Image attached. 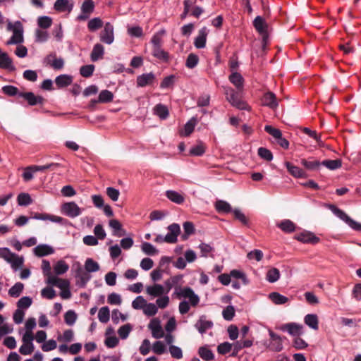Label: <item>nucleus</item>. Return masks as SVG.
I'll return each instance as SVG.
<instances>
[{
  "label": "nucleus",
  "mask_w": 361,
  "mask_h": 361,
  "mask_svg": "<svg viewBox=\"0 0 361 361\" xmlns=\"http://www.w3.org/2000/svg\"><path fill=\"white\" fill-rule=\"evenodd\" d=\"M327 207L333 212L334 215H336L340 219L344 221L348 225H349L353 229L361 231V224L351 219L343 210L338 208L335 204H327Z\"/></svg>",
  "instance_id": "f257e3e1"
},
{
  "label": "nucleus",
  "mask_w": 361,
  "mask_h": 361,
  "mask_svg": "<svg viewBox=\"0 0 361 361\" xmlns=\"http://www.w3.org/2000/svg\"><path fill=\"white\" fill-rule=\"evenodd\" d=\"M7 29L13 32V36L7 41V44H20L23 42V29L20 22L18 21L14 24L8 23L7 25Z\"/></svg>",
  "instance_id": "f03ea898"
},
{
  "label": "nucleus",
  "mask_w": 361,
  "mask_h": 361,
  "mask_svg": "<svg viewBox=\"0 0 361 361\" xmlns=\"http://www.w3.org/2000/svg\"><path fill=\"white\" fill-rule=\"evenodd\" d=\"M175 294L178 298H188L191 305L196 306L200 302V297L195 294L193 290L188 286L184 288L176 287Z\"/></svg>",
  "instance_id": "7ed1b4c3"
},
{
  "label": "nucleus",
  "mask_w": 361,
  "mask_h": 361,
  "mask_svg": "<svg viewBox=\"0 0 361 361\" xmlns=\"http://www.w3.org/2000/svg\"><path fill=\"white\" fill-rule=\"evenodd\" d=\"M226 99L227 101L235 108H238L241 110H250V107L247 104L242 100L238 92L233 90H230L226 92Z\"/></svg>",
  "instance_id": "20e7f679"
},
{
  "label": "nucleus",
  "mask_w": 361,
  "mask_h": 361,
  "mask_svg": "<svg viewBox=\"0 0 361 361\" xmlns=\"http://www.w3.org/2000/svg\"><path fill=\"white\" fill-rule=\"evenodd\" d=\"M82 211V208L74 202H66L61 205V213L71 219L80 216Z\"/></svg>",
  "instance_id": "39448f33"
},
{
  "label": "nucleus",
  "mask_w": 361,
  "mask_h": 361,
  "mask_svg": "<svg viewBox=\"0 0 361 361\" xmlns=\"http://www.w3.org/2000/svg\"><path fill=\"white\" fill-rule=\"evenodd\" d=\"M100 41L107 44H112L115 37H114V27L110 23L104 25V29L100 32Z\"/></svg>",
  "instance_id": "423d86ee"
},
{
  "label": "nucleus",
  "mask_w": 361,
  "mask_h": 361,
  "mask_svg": "<svg viewBox=\"0 0 361 361\" xmlns=\"http://www.w3.org/2000/svg\"><path fill=\"white\" fill-rule=\"evenodd\" d=\"M18 97H23L27 101L28 105L36 106L42 104L44 99L39 95H35L32 92H21L18 94Z\"/></svg>",
  "instance_id": "0eeeda50"
},
{
  "label": "nucleus",
  "mask_w": 361,
  "mask_h": 361,
  "mask_svg": "<svg viewBox=\"0 0 361 361\" xmlns=\"http://www.w3.org/2000/svg\"><path fill=\"white\" fill-rule=\"evenodd\" d=\"M169 233L165 235V242L168 243H175L177 238L180 233V226L176 223H173L168 226Z\"/></svg>",
  "instance_id": "6e6552de"
},
{
  "label": "nucleus",
  "mask_w": 361,
  "mask_h": 361,
  "mask_svg": "<svg viewBox=\"0 0 361 361\" xmlns=\"http://www.w3.org/2000/svg\"><path fill=\"white\" fill-rule=\"evenodd\" d=\"M261 102L263 106L272 109H276L279 105L276 94L271 91H268L263 94Z\"/></svg>",
  "instance_id": "1a4fd4ad"
},
{
  "label": "nucleus",
  "mask_w": 361,
  "mask_h": 361,
  "mask_svg": "<svg viewBox=\"0 0 361 361\" xmlns=\"http://www.w3.org/2000/svg\"><path fill=\"white\" fill-rule=\"evenodd\" d=\"M302 325L293 322L283 324L281 326L282 331H287L290 335H292L293 336H299L302 335Z\"/></svg>",
  "instance_id": "9d476101"
},
{
  "label": "nucleus",
  "mask_w": 361,
  "mask_h": 361,
  "mask_svg": "<svg viewBox=\"0 0 361 361\" xmlns=\"http://www.w3.org/2000/svg\"><path fill=\"white\" fill-rule=\"evenodd\" d=\"M206 316L203 315L199 317V320L196 322L195 327L199 331L201 334H204L208 329H210L213 326V322L211 320L206 319Z\"/></svg>",
  "instance_id": "9b49d317"
},
{
  "label": "nucleus",
  "mask_w": 361,
  "mask_h": 361,
  "mask_svg": "<svg viewBox=\"0 0 361 361\" xmlns=\"http://www.w3.org/2000/svg\"><path fill=\"white\" fill-rule=\"evenodd\" d=\"M295 238L305 243L317 244L320 241L319 238L316 237L312 233L307 231L298 234Z\"/></svg>",
  "instance_id": "f8f14e48"
},
{
  "label": "nucleus",
  "mask_w": 361,
  "mask_h": 361,
  "mask_svg": "<svg viewBox=\"0 0 361 361\" xmlns=\"http://www.w3.org/2000/svg\"><path fill=\"white\" fill-rule=\"evenodd\" d=\"M94 4L93 1H84L81 7L82 13L78 16V20H86L93 12Z\"/></svg>",
  "instance_id": "ddd939ff"
},
{
  "label": "nucleus",
  "mask_w": 361,
  "mask_h": 361,
  "mask_svg": "<svg viewBox=\"0 0 361 361\" xmlns=\"http://www.w3.org/2000/svg\"><path fill=\"white\" fill-rule=\"evenodd\" d=\"M148 328L152 330L153 337L159 338L164 336V332L159 319H152L149 324H148Z\"/></svg>",
  "instance_id": "4468645a"
},
{
  "label": "nucleus",
  "mask_w": 361,
  "mask_h": 361,
  "mask_svg": "<svg viewBox=\"0 0 361 361\" xmlns=\"http://www.w3.org/2000/svg\"><path fill=\"white\" fill-rule=\"evenodd\" d=\"M146 293L154 298L161 297L163 295L169 293L166 291V288L162 285L159 284H154L153 286L146 287Z\"/></svg>",
  "instance_id": "2eb2a0df"
},
{
  "label": "nucleus",
  "mask_w": 361,
  "mask_h": 361,
  "mask_svg": "<svg viewBox=\"0 0 361 361\" xmlns=\"http://www.w3.org/2000/svg\"><path fill=\"white\" fill-rule=\"evenodd\" d=\"M253 25L257 31L262 35L264 39L265 36L267 35V23L259 16H257L253 22Z\"/></svg>",
  "instance_id": "dca6fc26"
},
{
  "label": "nucleus",
  "mask_w": 361,
  "mask_h": 361,
  "mask_svg": "<svg viewBox=\"0 0 361 361\" xmlns=\"http://www.w3.org/2000/svg\"><path fill=\"white\" fill-rule=\"evenodd\" d=\"M155 79V75L152 73H142L137 78V85L138 87H143L147 85H150L153 83Z\"/></svg>",
  "instance_id": "f3484780"
},
{
  "label": "nucleus",
  "mask_w": 361,
  "mask_h": 361,
  "mask_svg": "<svg viewBox=\"0 0 361 361\" xmlns=\"http://www.w3.org/2000/svg\"><path fill=\"white\" fill-rule=\"evenodd\" d=\"M269 336L271 337L269 348L274 352H280L283 348L281 337L272 331H269Z\"/></svg>",
  "instance_id": "a211bd4d"
},
{
  "label": "nucleus",
  "mask_w": 361,
  "mask_h": 361,
  "mask_svg": "<svg viewBox=\"0 0 361 361\" xmlns=\"http://www.w3.org/2000/svg\"><path fill=\"white\" fill-rule=\"evenodd\" d=\"M165 195L173 203L177 204H182L185 202V197L183 195L172 190H169L165 192Z\"/></svg>",
  "instance_id": "6ab92c4d"
},
{
  "label": "nucleus",
  "mask_w": 361,
  "mask_h": 361,
  "mask_svg": "<svg viewBox=\"0 0 361 361\" xmlns=\"http://www.w3.org/2000/svg\"><path fill=\"white\" fill-rule=\"evenodd\" d=\"M104 54V47L100 43H96L92 48L90 59L92 61H98L103 58Z\"/></svg>",
  "instance_id": "aec40b11"
},
{
  "label": "nucleus",
  "mask_w": 361,
  "mask_h": 361,
  "mask_svg": "<svg viewBox=\"0 0 361 361\" xmlns=\"http://www.w3.org/2000/svg\"><path fill=\"white\" fill-rule=\"evenodd\" d=\"M34 252L35 255L42 257L48 255H52V253H54V250L52 247L48 245L41 244L34 249Z\"/></svg>",
  "instance_id": "412c9836"
},
{
  "label": "nucleus",
  "mask_w": 361,
  "mask_h": 361,
  "mask_svg": "<svg viewBox=\"0 0 361 361\" xmlns=\"http://www.w3.org/2000/svg\"><path fill=\"white\" fill-rule=\"evenodd\" d=\"M73 78L70 75H59L55 79V83L58 88H63L71 85Z\"/></svg>",
  "instance_id": "4be33fe9"
},
{
  "label": "nucleus",
  "mask_w": 361,
  "mask_h": 361,
  "mask_svg": "<svg viewBox=\"0 0 361 361\" xmlns=\"http://www.w3.org/2000/svg\"><path fill=\"white\" fill-rule=\"evenodd\" d=\"M300 164L309 171H317L322 165L319 161L312 158L310 159H302L300 160Z\"/></svg>",
  "instance_id": "5701e85b"
},
{
  "label": "nucleus",
  "mask_w": 361,
  "mask_h": 361,
  "mask_svg": "<svg viewBox=\"0 0 361 361\" xmlns=\"http://www.w3.org/2000/svg\"><path fill=\"white\" fill-rule=\"evenodd\" d=\"M207 32L206 27H203L199 30V35L195 39L194 45L197 49L204 48L207 42Z\"/></svg>",
  "instance_id": "b1692460"
},
{
  "label": "nucleus",
  "mask_w": 361,
  "mask_h": 361,
  "mask_svg": "<svg viewBox=\"0 0 361 361\" xmlns=\"http://www.w3.org/2000/svg\"><path fill=\"white\" fill-rule=\"evenodd\" d=\"M0 68L9 71H14L15 67L12 66V60L6 53L0 54Z\"/></svg>",
  "instance_id": "393cba45"
},
{
  "label": "nucleus",
  "mask_w": 361,
  "mask_h": 361,
  "mask_svg": "<svg viewBox=\"0 0 361 361\" xmlns=\"http://www.w3.org/2000/svg\"><path fill=\"white\" fill-rule=\"evenodd\" d=\"M321 164L326 166L329 170H336L342 166V161L337 159H326L321 162Z\"/></svg>",
  "instance_id": "a878e982"
},
{
  "label": "nucleus",
  "mask_w": 361,
  "mask_h": 361,
  "mask_svg": "<svg viewBox=\"0 0 361 361\" xmlns=\"http://www.w3.org/2000/svg\"><path fill=\"white\" fill-rule=\"evenodd\" d=\"M286 165L288 171L294 177L302 178L305 176V172L302 171L301 169L298 168V166L293 165L291 163L288 161L286 162Z\"/></svg>",
  "instance_id": "bb28decb"
},
{
  "label": "nucleus",
  "mask_w": 361,
  "mask_h": 361,
  "mask_svg": "<svg viewBox=\"0 0 361 361\" xmlns=\"http://www.w3.org/2000/svg\"><path fill=\"white\" fill-rule=\"evenodd\" d=\"M73 5L70 1H55L54 9L59 12L68 11L70 13Z\"/></svg>",
  "instance_id": "cd10ccee"
},
{
  "label": "nucleus",
  "mask_w": 361,
  "mask_h": 361,
  "mask_svg": "<svg viewBox=\"0 0 361 361\" xmlns=\"http://www.w3.org/2000/svg\"><path fill=\"white\" fill-rule=\"evenodd\" d=\"M152 55L154 57L157 58L163 61H168L169 54L166 51H164L161 47L152 48Z\"/></svg>",
  "instance_id": "c85d7f7f"
},
{
  "label": "nucleus",
  "mask_w": 361,
  "mask_h": 361,
  "mask_svg": "<svg viewBox=\"0 0 361 361\" xmlns=\"http://www.w3.org/2000/svg\"><path fill=\"white\" fill-rule=\"evenodd\" d=\"M279 228L286 233H292L295 229V225L291 220H282L279 224Z\"/></svg>",
  "instance_id": "c756f323"
},
{
  "label": "nucleus",
  "mask_w": 361,
  "mask_h": 361,
  "mask_svg": "<svg viewBox=\"0 0 361 361\" xmlns=\"http://www.w3.org/2000/svg\"><path fill=\"white\" fill-rule=\"evenodd\" d=\"M230 82L234 85L236 88L240 90L243 85V78L239 73H234L229 75Z\"/></svg>",
  "instance_id": "7c9ffc66"
},
{
  "label": "nucleus",
  "mask_w": 361,
  "mask_h": 361,
  "mask_svg": "<svg viewBox=\"0 0 361 361\" xmlns=\"http://www.w3.org/2000/svg\"><path fill=\"white\" fill-rule=\"evenodd\" d=\"M305 323L311 329L318 330V317L316 314H309L305 317Z\"/></svg>",
  "instance_id": "2f4dec72"
},
{
  "label": "nucleus",
  "mask_w": 361,
  "mask_h": 361,
  "mask_svg": "<svg viewBox=\"0 0 361 361\" xmlns=\"http://www.w3.org/2000/svg\"><path fill=\"white\" fill-rule=\"evenodd\" d=\"M183 279V275H176L174 276L171 277L169 279L165 281V288H166V292L169 293L171 289L173 287H177L176 285L178 284L179 281Z\"/></svg>",
  "instance_id": "473e14b6"
},
{
  "label": "nucleus",
  "mask_w": 361,
  "mask_h": 361,
  "mask_svg": "<svg viewBox=\"0 0 361 361\" xmlns=\"http://www.w3.org/2000/svg\"><path fill=\"white\" fill-rule=\"evenodd\" d=\"M24 285L20 282L16 283L8 290V295L13 298H18L23 292Z\"/></svg>",
  "instance_id": "72a5a7b5"
},
{
  "label": "nucleus",
  "mask_w": 361,
  "mask_h": 361,
  "mask_svg": "<svg viewBox=\"0 0 361 361\" xmlns=\"http://www.w3.org/2000/svg\"><path fill=\"white\" fill-rule=\"evenodd\" d=\"M68 269L69 266L64 260H59L54 267V272L57 275L63 274Z\"/></svg>",
  "instance_id": "f704fd0d"
},
{
  "label": "nucleus",
  "mask_w": 361,
  "mask_h": 361,
  "mask_svg": "<svg viewBox=\"0 0 361 361\" xmlns=\"http://www.w3.org/2000/svg\"><path fill=\"white\" fill-rule=\"evenodd\" d=\"M269 299L276 305H281L288 302V298L277 292H273L269 294Z\"/></svg>",
  "instance_id": "c9c22d12"
},
{
  "label": "nucleus",
  "mask_w": 361,
  "mask_h": 361,
  "mask_svg": "<svg viewBox=\"0 0 361 361\" xmlns=\"http://www.w3.org/2000/svg\"><path fill=\"white\" fill-rule=\"evenodd\" d=\"M216 210L219 213H229L231 211H233L231 209V205L223 200H218L216 202Z\"/></svg>",
  "instance_id": "e433bc0d"
},
{
  "label": "nucleus",
  "mask_w": 361,
  "mask_h": 361,
  "mask_svg": "<svg viewBox=\"0 0 361 361\" xmlns=\"http://www.w3.org/2000/svg\"><path fill=\"white\" fill-rule=\"evenodd\" d=\"M154 112L161 119L167 118L169 114L168 107L160 104L154 107Z\"/></svg>",
  "instance_id": "4c0bfd02"
},
{
  "label": "nucleus",
  "mask_w": 361,
  "mask_h": 361,
  "mask_svg": "<svg viewBox=\"0 0 361 361\" xmlns=\"http://www.w3.org/2000/svg\"><path fill=\"white\" fill-rule=\"evenodd\" d=\"M85 268L88 272L97 271L100 269L99 263L94 261L92 258H87L86 259Z\"/></svg>",
  "instance_id": "58836bf2"
},
{
  "label": "nucleus",
  "mask_w": 361,
  "mask_h": 361,
  "mask_svg": "<svg viewBox=\"0 0 361 361\" xmlns=\"http://www.w3.org/2000/svg\"><path fill=\"white\" fill-rule=\"evenodd\" d=\"M157 307L154 303L146 302V305L143 307V312L146 316L153 317L157 313Z\"/></svg>",
  "instance_id": "ea45409f"
},
{
  "label": "nucleus",
  "mask_w": 361,
  "mask_h": 361,
  "mask_svg": "<svg viewBox=\"0 0 361 361\" xmlns=\"http://www.w3.org/2000/svg\"><path fill=\"white\" fill-rule=\"evenodd\" d=\"M103 26V21L100 18H94L91 19L88 24L87 27L90 31H95Z\"/></svg>",
  "instance_id": "a19ab883"
},
{
  "label": "nucleus",
  "mask_w": 361,
  "mask_h": 361,
  "mask_svg": "<svg viewBox=\"0 0 361 361\" xmlns=\"http://www.w3.org/2000/svg\"><path fill=\"white\" fill-rule=\"evenodd\" d=\"M199 355L206 361L212 360L214 358L212 351L206 347H201L199 349Z\"/></svg>",
  "instance_id": "79ce46f5"
},
{
  "label": "nucleus",
  "mask_w": 361,
  "mask_h": 361,
  "mask_svg": "<svg viewBox=\"0 0 361 361\" xmlns=\"http://www.w3.org/2000/svg\"><path fill=\"white\" fill-rule=\"evenodd\" d=\"M280 276L279 270L276 268H272L267 272V280L270 283H275L277 281Z\"/></svg>",
  "instance_id": "37998d69"
},
{
  "label": "nucleus",
  "mask_w": 361,
  "mask_h": 361,
  "mask_svg": "<svg viewBox=\"0 0 361 361\" xmlns=\"http://www.w3.org/2000/svg\"><path fill=\"white\" fill-rule=\"evenodd\" d=\"M113 99V94L109 90H102L99 95V102L100 103H109Z\"/></svg>",
  "instance_id": "c03bdc74"
},
{
  "label": "nucleus",
  "mask_w": 361,
  "mask_h": 361,
  "mask_svg": "<svg viewBox=\"0 0 361 361\" xmlns=\"http://www.w3.org/2000/svg\"><path fill=\"white\" fill-rule=\"evenodd\" d=\"M37 25L42 29H47L52 25V19L48 16H41L37 19Z\"/></svg>",
  "instance_id": "a18cd8bd"
},
{
  "label": "nucleus",
  "mask_w": 361,
  "mask_h": 361,
  "mask_svg": "<svg viewBox=\"0 0 361 361\" xmlns=\"http://www.w3.org/2000/svg\"><path fill=\"white\" fill-rule=\"evenodd\" d=\"M142 250L145 255H154L158 253V250L148 242L142 244Z\"/></svg>",
  "instance_id": "49530a36"
},
{
  "label": "nucleus",
  "mask_w": 361,
  "mask_h": 361,
  "mask_svg": "<svg viewBox=\"0 0 361 361\" xmlns=\"http://www.w3.org/2000/svg\"><path fill=\"white\" fill-rule=\"evenodd\" d=\"M59 166L58 163H51L44 166H31L30 169H33L34 171H44L45 170H54Z\"/></svg>",
  "instance_id": "de8ad7c7"
},
{
  "label": "nucleus",
  "mask_w": 361,
  "mask_h": 361,
  "mask_svg": "<svg viewBox=\"0 0 361 361\" xmlns=\"http://www.w3.org/2000/svg\"><path fill=\"white\" fill-rule=\"evenodd\" d=\"M98 318L102 323H106L109 319V309L107 306L102 307L99 312Z\"/></svg>",
  "instance_id": "09e8293b"
},
{
  "label": "nucleus",
  "mask_w": 361,
  "mask_h": 361,
  "mask_svg": "<svg viewBox=\"0 0 361 361\" xmlns=\"http://www.w3.org/2000/svg\"><path fill=\"white\" fill-rule=\"evenodd\" d=\"M185 234L182 235V239L186 240L189 235L194 233L195 228L191 221H185L183 224Z\"/></svg>",
  "instance_id": "8fccbe9b"
},
{
  "label": "nucleus",
  "mask_w": 361,
  "mask_h": 361,
  "mask_svg": "<svg viewBox=\"0 0 361 361\" xmlns=\"http://www.w3.org/2000/svg\"><path fill=\"white\" fill-rule=\"evenodd\" d=\"M32 300L30 297L24 296L17 302V306L19 309H27L31 306Z\"/></svg>",
  "instance_id": "3c124183"
},
{
  "label": "nucleus",
  "mask_w": 361,
  "mask_h": 361,
  "mask_svg": "<svg viewBox=\"0 0 361 361\" xmlns=\"http://www.w3.org/2000/svg\"><path fill=\"white\" fill-rule=\"evenodd\" d=\"M32 201L30 195L27 193L22 192L18 196V203L20 205H29Z\"/></svg>",
  "instance_id": "603ef678"
},
{
  "label": "nucleus",
  "mask_w": 361,
  "mask_h": 361,
  "mask_svg": "<svg viewBox=\"0 0 361 361\" xmlns=\"http://www.w3.org/2000/svg\"><path fill=\"white\" fill-rule=\"evenodd\" d=\"M205 153V147L202 143L192 147L190 150V154L192 156H202Z\"/></svg>",
  "instance_id": "864d4df0"
},
{
  "label": "nucleus",
  "mask_w": 361,
  "mask_h": 361,
  "mask_svg": "<svg viewBox=\"0 0 361 361\" xmlns=\"http://www.w3.org/2000/svg\"><path fill=\"white\" fill-rule=\"evenodd\" d=\"M196 123L197 121L195 118H192L185 123L184 132L185 136L188 137L193 132Z\"/></svg>",
  "instance_id": "5fc2aeb1"
},
{
  "label": "nucleus",
  "mask_w": 361,
  "mask_h": 361,
  "mask_svg": "<svg viewBox=\"0 0 361 361\" xmlns=\"http://www.w3.org/2000/svg\"><path fill=\"white\" fill-rule=\"evenodd\" d=\"M131 331H132V325L130 324H126L120 327L118 333L119 336L122 339H125L128 336L129 333Z\"/></svg>",
  "instance_id": "6e6d98bb"
},
{
  "label": "nucleus",
  "mask_w": 361,
  "mask_h": 361,
  "mask_svg": "<svg viewBox=\"0 0 361 361\" xmlns=\"http://www.w3.org/2000/svg\"><path fill=\"white\" fill-rule=\"evenodd\" d=\"M94 70V66L92 64L82 66L80 68V74L82 76L89 78L92 75Z\"/></svg>",
  "instance_id": "4d7b16f0"
},
{
  "label": "nucleus",
  "mask_w": 361,
  "mask_h": 361,
  "mask_svg": "<svg viewBox=\"0 0 361 361\" xmlns=\"http://www.w3.org/2000/svg\"><path fill=\"white\" fill-rule=\"evenodd\" d=\"M258 155L267 161H271L273 159V154L271 152L264 147H259L258 149Z\"/></svg>",
  "instance_id": "13d9d810"
},
{
  "label": "nucleus",
  "mask_w": 361,
  "mask_h": 361,
  "mask_svg": "<svg viewBox=\"0 0 361 361\" xmlns=\"http://www.w3.org/2000/svg\"><path fill=\"white\" fill-rule=\"evenodd\" d=\"M235 308L232 305H228L223 310V317L230 321L235 317Z\"/></svg>",
  "instance_id": "bf43d9fd"
},
{
  "label": "nucleus",
  "mask_w": 361,
  "mask_h": 361,
  "mask_svg": "<svg viewBox=\"0 0 361 361\" xmlns=\"http://www.w3.org/2000/svg\"><path fill=\"white\" fill-rule=\"evenodd\" d=\"M264 131L271 135L275 139L279 138V137L282 135L279 129L276 128L270 125H267L264 126Z\"/></svg>",
  "instance_id": "052dcab7"
},
{
  "label": "nucleus",
  "mask_w": 361,
  "mask_h": 361,
  "mask_svg": "<svg viewBox=\"0 0 361 361\" xmlns=\"http://www.w3.org/2000/svg\"><path fill=\"white\" fill-rule=\"evenodd\" d=\"M197 63H198L197 56L194 54H190L187 58L185 65L188 68L192 69L197 66Z\"/></svg>",
  "instance_id": "680f3d73"
},
{
  "label": "nucleus",
  "mask_w": 361,
  "mask_h": 361,
  "mask_svg": "<svg viewBox=\"0 0 361 361\" xmlns=\"http://www.w3.org/2000/svg\"><path fill=\"white\" fill-rule=\"evenodd\" d=\"M15 254L6 247L0 248V257L4 259L7 262L11 261V257H14Z\"/></svg>",
  "instance_id": "e2e57ef3"
},
{
  "label": "nucleus",
  "mask_w": 361,
  "mask_h": 361,
  "mask_svg": "<svg viewBox=\"0 0 361 361\" xmlns=\"http://www.w3.org/2000/svg\"><path fill=\"white\" fill-rule=\"evenodd\" d=\"M233 214H234L235 219L241 222L243 225H247L248 224V219L245 216L243 213L238 209H235L233 211Z\"/></svg>",
  "instance_id": "0e129e2a"
},
{
  "label": "nucleus",
  "mask_w": 361,
  "mask_h": 361,
  "mask_svg": "<svg viewBox=\"0 0 361 361\" xmlns=\"http://www.w3.org/2000/svg\"><path fill=\"white\" fill-rule=\"evenodd\" d=\"M2 91L4 92V93L8 96H18V94L20 92L16 87L11 85H6L3 87Z\"/></svg>",
  "instance_id": "69168bd1"
},
{
  "label": "nucleus",
  "mask_w": 361,
  "mask_h": 361,
  "mask_svg": "<svg viewBox=\"0 0 361 361\" xmlns=\"http://www.w3.org/2000/svg\"><path fill=\"white\" fill-rule=\"evenodd\" d=\"M65 322L68 325H73L77 318V315L73 310H68L65 314Z\"/></svg>",
  "instance_id": "338daca9"
},
{
  "label": "nucleus",
  "mask_w": 361,
  "mask_h": 361,
  "mask_svg": "<svg viewBox=\"0 0 361 361\" xmlns=\"http://www.w3.org/2000/svg\"><path fill=\"white\" fill-rule=\"evenodd\" d=\"M146 300L142 297L138 296L135 298V300L131 303V306L135 310H140L144 307L146 305Z\"/></svg>",
  "instance_id": "774afa93"
}]
</instances>
